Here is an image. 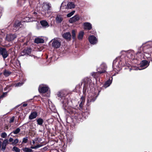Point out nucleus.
I'll return each mask as SVG.
<instances>
[{"instance_id": "3c124183", "label": "nucleus", "mask_w": 152, "mask_h": 152, "mask_svg": "<svg viewBox=\"0 0 152 152\" xmlns=\"http://www.w3.org/2000/svg\"><path fill=\"white\" fill-rule=\"evenodd\" d=\"M27 105V104L26 103H23L22 104V107H26Z\"/></svg>"}, {"instance_id": "603ef678", "label": "nucleus", "mask_w": 152, "mask_h": 152, "mask_svg": "<svg viewBox=\"0 0 152 152\" xmlns=\"http://www.w3.org/2000/svg\"><path fill=\"white\" fill-rule=\"evenodd\" d=\"M30 148H31V149H36V146H31Z\"/></svg>"}, {"instance_id": "393cba45", "label": "nucleus", "mask_w": 152, "mask_h": 152, "mask_svg": "<svg viewBox=\"0 0 152 152\" xmlns=\"http://www.w3.org/2000/svg\"><path fill=\"white\" fill-rule=\"evenodd\" d=\"M34 42L37 44L42 43L44 42V40L42 38H36L35 39Z\"/></svg>"}, {"instance_id": "864d4df0", "label": "nucleus", "mask_w": 152, "mask_h": 152, "mask_svg": "<svg viewBox=\"0 0 152 152\" xmlns=\"http://www.w3.org/2000/svg\"><path fill=\"white\" fill-rule=\"evenodd\" d=\"M28 41L27 40L24 43L23 45H27V44H28Z\"/></svg>"}, {"instance_id": "412c9836", "label": "nucleus", "mask_w": 152, "mask_h": 152, "mask_svg": "<svg viewBox=\"0 0 152 152\" xmlns=\"http://www.w3.org/2000/svg\"><path fill=\"white\" fill-rule=\"evenodd\" d=\"M37 125L41 126H43V124L44 122V120L41 118H38L36 119Z\"/></svg>"}, {"instance_id": "39448f33", "label": "nucleus", "mask_w": 152, "mask_h": 152, "mask_svg": "<svg viewBox=\"0 0 152 152\" xmlns=\"http://www.w3.org/2000/svg\"><path fill=\"white\" fill-rule=\"evenodd\" d=\"M51 7L49 5V3H46L44 4L42 7V11L44 12L45 13H48L50 12Z\"/></svg>"}, {"instance_id": "49530a36", "label": "nucleus", "mask_w": 152, "mask_h": 152, "mask_svg": "<svg viewBox=\"0 0 152 152\" xmlns=\"http://www.w3.org/2000/svg\"><path fill=\"white\" fill-rule=\"evenodd\" d=\"M48 149V148L46 147H45L42 149V151H46Z\"/></svg>"}, {"instance_id": "6e6552de", "label": "nucleus", "mask_w": 152, "mask_h": 152, "mask_svg": "<svg viewBox=\"0 0 152 152\" xmlns=\"http://www.w3.org/2000/svg\"><path fill=\"white\" fill-rule=\"evenodd\" d=\"M31 48L30 47H28L23 49L21 53V56H24L29 55L31 53Z\"/></svg>"}, {"instance_id": "052dcab7", "label": "nucleus", "mask_w": 152, "mask_h": 152, "mask_svg": "<svg viewBox=\"0 0 152 152\" xmlns=\"http://www.w3.org/2000/svg\"><path fill=\"white\" fill-rule=\"evenodd\" d=\"M6 129H8V126H7V127H6Z\"/></svg>"}, {"instance_id": "f8f14e48", "label": "nucleus", "mask_w": 152, "mask_h": 152, "mask_svg": "<svg viewBox=\"0 0 152 152\" xmlns=\"http://www.w3.org/2000/svg\"><path fill=\"white\" fill-rule=\"evenodd\" d=\"M16 37V34H10L7 35L6 37V38L8 41H11L14 40Z\"/></svg>"}, {"instance_id": "58836bf2", "label": "nucleus", "mask_w": 152, "mask_h": 152, "mask_svg": "<svg viewBox=\"0 0 152 152\" xmlns=\"http://www.w3.org/2000/svg\"><path fill=\"white\" fill-rule=\"evenodd\" d=\"M23 83H15V87H17L19 86H21L23 84Z\"/></svg>"}, {"instance_id": "a19ab883", "label": "nucleus", "mask_w": 152, "mask_h": 152, "mask_svg": "<svg viewBox=\"0 0 152 152\" xmlns=\"http://www.w3.org/2000/svg\"><path fill=\"white\" fill-rule=\"evenodd\" d=\"M7 136V134L5 132H3L1 134V137L3 138H5Z\"/></svg>"}, {"instance_id": "8fccbe9b", "label": "nucleus", "mask_w": 152, "mask_h": 152, "mask_svg": "<svg viewBox=\"0 0 152 152\" xmlns=\"http://www.w3.org/2000/svg\"><path fill=\"white\" fill-rule=\"evenodd\" d=\"M42 146V145H40V144H39V145H36V148H39V147H41Z\"/></svg>"}, {"instance_id": "2eb2a0df", "label": "nucleus", "mask_w": 152, "mask_h": 152, "mask_svg": "<svg viewBox=\"0 0 152 152\" xmlns=\"http://www.w3.org/2000/svg\"><path fill=\"white\" fill-rule=\"evenodd\" d=\"M65 8L66 9H72L75 8V5L73 2H69L66 5L65 4Z\"/></svg>"}, {"instance_id": "680f3d73", "label": "nucleus", "mask_w": 152, "mask_h": 152, "mask_svg": "<svg viewBox=\"0 0 152 152\" xmlns=\"http://www.w3.org/2000/svg\"><path fill=\"white\" fill-rule=\"evenodd\" d=\"M66 122H67V123H69L68 122L67 120L66 121Z\"/></svg>"}, {"instance_id": "a211bd4d", "label": "nucleus", "mask_w": 152, "mask_h": 152, "mask_svg": "<svg viewBox=\"0 0 152 152\" xmlns=\"http://www.w3.org/2000/svg\"><path fill=\"white\" fill-rule=\"evenodd\" d=\"M112 79L113 78L112 77H111V79L109 78L108 80L105 82L104 84L103 85V87L106 88L109 86L112 83Z\"/></svg>"}, {"instance_id": "6ab92c4d", "label": "nucleus", "mask_w": 152, "mask_h": 152, "mask_svg": "<svg viewBox=\"0 0 152 152\" xmlns=\"http://www.w3.org/2000/svg\"><path fill=\"white\" fill-rule=\"evenodd\" d=\"M58 97L60 98L61 99L64 100L66 99V95L63 92H58L57 94Z\"/></svg>"}, {"instance_id": "c9c22d12", "label": "nucleus", "mask_w": 152, "mask_h": 152, "mask_svg": "<svg viewBox=\"0 0 152 152\" xmlns=\"http://www.w3.org/2000/svg\"><path fill=\"white\" fill-rule=\"evenodd\" d=\"M15 82H12V83L10 84L9 85L7 86V87L9 88L10 87L15 86Z\"/></svg>"}, {"instance_id": "b1692460", "label": "nucleus", "mask_w": 152, "mask_h": 152, "mask_svg": "<svg viewBox=\"0 0 152 152\" xmlns=\"http://www.w3.org/2000/svg\"><path fill=\"white\" fill-rule=\"evenodd\" d=\"M41 25L43 27H48L49 26L48 22L45 20H42L40 21Z\"/></svg>"}, {"instance_id": "ea45409f", "label": "nucleus", "mask_w": 152, "mask_h": 152, "mask_svg": "<svg viewBox=\"0 0 152 152\" xmlns=\"http://www.w3.org/2000/svg\"><path fill=\"white\" fill-rule=\"evenodd\" d=\"M15 118V117L14 116H13L11 118L9 122L10 123H11L13 122L14 121Z\"/></svg>"}, {"instance_id": "c85d7f7f", "label": "nucleus", "mask_w": 152, "mask_h": 152, "mask_svg": "<svg viewBox=\"0 0 152 152\" xmlns=\"http://www.w3.org/2000/svg\"><path fill=\"white\" fill-rule=\"evenodd\" d=\"M20 129L19 128H18L15 130L13 131L10 134L12 136V134H17L20 132Z\"/></svg>"}, {"instance_id": "5701e85b", "label": "nucleus", "mask_w": 152, "mask_h": 152, "mask_svg": "<svg viewBox=\"0 0 152 152\" xmlns=\"http://www.w3.org/2000/svg\"><path fill=\"white\" fill-rule=\"evenodd\" d=\"M63 18L61 15H57L56 18V22L58 23H60L63 20Z\"/></svg>"}, {"instance_id": "7ed1b4c3", "label": "nucleus", "mask_w": 152, "mask_h": 152, "mask_svg": "<svg viewBox=\"0 0 152 152\" xmlns=\"http://www.w3.org/2000/svg\"><path fill=\"white\" fill-rule=\"evenodd\" d=\"M51 41L52 42V46L54 48H60L61 45V41L58 38H55L53 39Z\"/></svg>"}, {"instance_id": "f03ea898", "label": "nucleus", "mask_w": 152, "mask_h": 152, "mask_svg": "<svg viewBox=\"0 0 152 152\" xmlns=\"http://www.w3.org/2000/svg\"><path fill=\"white\" fill-rule=\"evenodd\" d=\"M1 42V39H0V45ZM9 53L6 48L0 46V55H1L4 59L7 58L9 56Z\"/></svg>"}, {"instance_id": "cd10ccee", "label": "nucleus", "mask_w": 152, "mask_h": 152, "mask_svg": "<svg viewBox=\"0 0 152 152\" xmlns=\"http://www.w3.org/2000/svg\"><path fill=\"white\" fill-rule=\"evenodd\" d=\"M22 150L25 152H33V151L31 149L27 147L23 148L21 149V151Z\"/></svg>"}, {"instance_id": "f3484780", "label": "nucleus", "mask_w": 152, "mask_h": 152, "mask_svg": "<svg viewBox=\"0 0 152 152\" xmlns=\"http://www.w3.org/2000/svg\"><path fill=\"white\" fill-rule=\"evenodd\" d=\"M96 99V97L95 96H94L92 97H88L87 100V103L86 105L87 106H89L90 104L91 103V102H94Z\"/></svg>"}, {"instance_id": "7c9ffc66", "label": "nucleus", "mask_w": 152, "mask_h": 152, "mask_svg": "<svg viewBox=\"0 0 152 152\" xmlns=\"http://www.w3.org/2000/svg\"><path fill=\"white\" fill-rule=\"evenodd\" d=\"M76 31L75 30H73L72 32V38L74 40H75L76 39Z\"/></svg>"}, {"instance_id": "1a4fd4ad", "label": "nucleus", "mask_w": 152, "mask_h": 152, "mask_svg": "<svg viewBox=\"0 0 152 152\" xmlns=\"http://www.w3.org/2000/svg\"><path fill=\"white\" fill-rule=\"evenodd\" d=\"M120 61H118V60L116 59L113 61V67L116 69L117 70H120V67L119 66Z\"/></svg>"}, {"instance_id": "c756f323", "label": "nucleus", "mask_w": 152, "mask_h": 152, "mask_svg": "<svg viewBox=\"0 0 152 152\" xmlns=\"http://www.w3.org/2000/svg\"><path fill=\"white\" fill-rule=\"evenodd\" d=\"M11 73V72L6 70H5L3 72V74L5 77L8 76Z\"/></svg>"}, {"instance_id": "0eeeda50", "label": "nucleus", "mask_w": 152, "mask_h": 152, "mask_svg": "<svg viewBox=\"0 0 152 152\" xmlns=\"http://www.w3.org/2000/svg\"><path fill=\"white\" fill-rule=\"evenodd\" d=\"M150 62L147 60H143L140 63V67L142 69H145L147 68L149 65Z\"/></svg>"}, {"instance_id": "f704fd0d", "label": "nucleus", "mask_w": 152, "mask_h": 152, "mask_svg": "<svg viewBox=\"0 0 152 152\" xmlns=\"http://www.w3.org/2000/svg\"><path fill=\"white\" fill-rule=\"evenodd\" d=\"M18 139H15L14 140H13V142L11 143H10V144H12V145H16L17 143H18Z\"/></svg>"}, {"instance_id": "dca6fc26", "label": "nucleus", "mask_w": 152, "mask_h": 152, "mask_svg": "<svg viewBox=\"0 0 152 152\" xmlns=\"http://www.w3.org/2000/svg\"><path fill=\"white\" fill-rule=\"evenodd\" d=\"M38 115V113L37 111L32 112L29 116V119L32 120L35 118Z\"/></svg>"}, {"instance_id": "4d7b16f0", "label": "nucleus", "mask_w": 152, "mask_h": 152, "mask_svg": "<svg viewBox=\"0 0 152 152\" xmlns=\"http://www.w3.org/2000/svg\"><path fill=\"white\" fill-rule=\"evenodd\" d=\"M32 143L33 144H34L35 143V141L34 140H32Z\"/></svg>"}, {"instance_id": "a18cd8bd", "label": "nucleus", "mask_w": 152, "mask_h": 152, "mask_svg": "<svg viewBox=\"0 0 152 152\" xmlns=\"http://www.w3.org/2000/svg\"><path fill=\"white\" fill-rule=\"evenodd\" d=\"M82 84H83V83L82 82L80 84H79L77 85L76 86V88H78V89L80 88H81V86H82Z\"/></svg>"}, {"instance_id": "de8ad7c7", "label": "nucleus", "mask_w": 152, "mask_h": 152, "mask_svg": "<svg viewBox=\"0 0 152 152\" xmlns=\"http://www.w3.org/2000/svg\"><path fill=\"white\" fill-rule=\"evenodd\" d=\"M8 141L10 142H13V139L12 138L10 137L9 138V140H8Z\"/></svg>"}, {"instance_id": "2f4dec72", "label": "nucleus", "mask_w": 152, "mask_h": 152, "mask_svg": "<svg viewBox=\"0 0 152 152\" xmlns=\"http://www.w3.org/2000/svg\"><path fill=\"white\" fill-rule=\"evenodd\" d=\"M7 145L3 142H1V150L4 152L6 149Z\"/></svg>"}, {"instance_id": "bb28decb", "label": "nucleus", "mask_w": 152, "mask_h": 152, "mask_svg": "<svg viewBox=\"0 0 152 152\" xmlns=\"http://www.w3.org/2000/svg\"><path fill=\"white\" fill-rule=\"evenodd\" d=\"M20 25H21V23L19 21H16L15 22L13 26L14 28V29L15 28H17L18 27L20 26Z\"/></svg>"}, {"instance_id": "f257e3e1", "label": "nucleus", "mask_w": 152, "mask_h": 152, "mask_svg": "<svg viewBox=\"0 0 152 152\" xmlns=\"http://www.w3.org/2000/svg\"><path fill=\"white\" fill-rule=\"evenodd\" d=\"M91 80L88 78L84 79L83 80L84 86L83 89V94L86 96V93L88 92L89 87L90 89H93L94 88V84L92 83Z\"/></svg>"}, {"instance_id": "79ce46f5", "label": "nucleus", "mask_w": 152, "mask_h": 152, "mask_svg": "<svg viewBox=\"0 0 152 152\" xmlns=\"http://www.w3.org/2000/svg\"><path fill=\"white\" fill-rule=\"evenodd\" d=\"M85 96H82V97L81 98L80 100V102H82L85 103Z\"/></svg>"}, {"instance_id": "72a5a7b5", "label": "nucleus", "mask_w": 152, "mask_h": 152, "mask_svg": "<svg viewBox=\"0 0 152 152\" xmlns=\"http://www.w3.org/2000/svg\"><path fill=\"white\" fill-rule=\"evenodd\" d=\"M84 102H81L79 104V107L80 109L81 110H83V105L84 104Z\"/></svg>"}, {"instance_id": "e433bc0d", "label": "nucleus", "mask_w": 152, "mask_h": 152, "mask_svg": "<svg viewBox=\"0 0 152 152\" xmlns=\"http://www.w3.org/2000/svg\"><path fill=\"white\" fill-rule=\"evenodd\" d=\"M75 11H73L70 13H68L67 15V16L68 17H70L72 16L75 13Z\"/></svg>"}, {"instance_id": "423d86ee", "label": "nucleus", "mask_w": 152, "mask_h": 152, "mask_svg": "<svg viewBox=\"0 0 152 152\" xmlns=\"http://www.w3.org/2000/svg\"><path fill=\"white\" fill-rule=\"evenodd\" d=\"M107 68V65L105 64H102L100 67L97 69V71L100 74L106 72Z\"/></svg>"}, {"instance_id": "37998d69", "label": "nucleus", "mask_w": 152, "mask_h": 152, "mask_svg": "<svg viewBox=\"0 0 152 152\" xmlns=\"http://www.w3.org/2000/svg\"><path fill=\"white\" fill-rule=\"evenodd\" d=\"M7 92L3 93L0 96V99L3 98L5 97V96L7 95Z\"/></svg>"}, {"instance_id": "a878e982", "label": "nucleus", "mask_w": 152, "mask_h": 152, "mask_svg": "<svg viewBox=\"0 0 152 152\" xmlns=\"http://www.w3.org/2000/svg\"><path fill=\"white\" fill-rule=\"evenodd\" d=\"M84 32L83 31H81L79 33L77 36V38L79 40H82L84 35Z\"/></svg>"}, {"instance_id": "4c0bfd02", "label": "nucleus", "mask_w": 152, "mask_h": 152, "mask_svg": "<svg viewBox=\"0 0 152 152\" xmlns=\"http://www.w3.org/2000/svg\"><path fill=\"white\" fill-rule=\"evenodd\" d=\"M28 138L27 137L23 138V140L22 142L24 143H27L28 141Z\"/></svg>"}, {"instance_id": "20e7f679", "label": "nucleus", "mask_w": 152, "mask_h": 152, "mask_svg": "<svg viewBox=\"0 0 152 152\" xmlns=\"http://www.w3.org/2000/svg\"><path fill=\"white\" fill-rule=\"evenodd\" d=\"M84 113H77L75 114V118L77 121H79L82 122L83 119L85 118V117H83V114Z\"/></svg>"}, {"instance_id": "4468645a", "label": "nucleus", "mask_w": 152, "mask_h": 152, "mask_svg": "<svg viewBox=\"0 0 152 152\" xmlns=\"http://www.w3.org/2000/svg\"><path fill=\"white\" fill-rule=\"evenodd\" d=\"M62 36L65 39L70 40L71 38V35L69 32L64 33L62 35Z\"/></svg>"}, {"instance_id": "4be33fe9", "label": "nucleus", "mask_w": 152, "mask_h": 152, "mask_svg": "<svg viewBox=\"0 0 152 152\" xmlns=\"http://www.w3.org/2000/svg\"><path fill=\"white\" fill-rule=\"evenodd\" d=\"M63 104V108L65 110H66L67 106L68 104V100L67 99H65L64 100H63L62 102Z\"/></svg>"}, {"instance_id": "aec40b11", "label": "nucleus", "mask_w": 152, "mask_h": 152, "mask_svg": "<svg viewBox=\"0 0 152 152\" xmlns=\"http://www.w3.org/2000/svg\"><path fill=\"white\" fill-rule=\"evenodd\" d=\"M84 25L85 29H87L88 30H91L92 28L91 24L88 22L85 23H84Z\"/></svg>"}, {"instance_id": "9d476101", "label": "nucleus", "mask_w": 152, "mask_h": 152, "mask_svg": "<svg viewBox=\"0 0 152 152\" xmlns=\"http://www.w3.org/2000/svg\"><path fill=\"white\" fill-rule=\"evenodd\" d=\"M88 39L89 42L92 44H96L97 42L96 38L94 35L89 36Z\"/></svg>"}, {"instance_id": "ddd939ff", "label": "nucleus", "mask_w": 152, "mask_h": 152, "mask_svg": "<svg viewBox=\"0 0 152 152\" xmlns=\"http://www.w3.org/2000/svg\"><path fill=\"white\" fill-rule=\"evenodd\" d=\"M80 20V17L78 15H76L70 18L69 22L70 23H72L78 21Z\"/></svg>"}, {"instance_id": "09e8293b", "label": "nucleus", "mask_w": 152, "mask_h": 152, "mask_svg": "<svg viewBox=\"0 0 152 152\" xmlns=\"http://www.w3.org/2000/svg\"><path fill=\"white\" fill-rule=\"evenodd\" d=\"M75 124L74 123H72V124L70 125L71 126H72V128H74L75 127Z\"/></svg>"}, {"instance_id": "13d9d810", "label": "nucleus", "mask_w": 152, "mask_h": 152, "mask_svg": "<svg viewBox=\"0 0 152 152\" xmlns=\"http://www.w3.org/2000/svg\"><path fill=\"white\" fill-rule=\"evenodd\" d=\"M34 14H37V12H34Z\"/></svg>"}, {"instance_id": "6e6d98bb", "label": "nucleus", "mask_w": 152, "mask_h": 152, "mask_svg": "<svg viewBox=\"0 0 152 152\" xmlns=\"http://www.w3.org/2000/svg\"><path fill=\"white\" fill-rule=\"evenodd\" d=\"M32 19V18H30L29 19V20H28V22H31V19Z\"/></svg>"}, {"instance_id": "473e14b6", "label": "nucleus", "mask_w": 152, "mask_h": 152, "mask_svg": "<svg viewBox=\"0 0 152 152\" xmlns=\"http://www.w3.org/2000/svg\"><path fill=\"white\" fill-rule=\"evenodd\" d=\"M100 74L98 72H93L92 74V76L94 77V78H97L99 76V75Z\"/></svg>"}, {"instance_id": "c03bdc74", "label": "nucleus", "mask_w": 152, "mask_h": 152, "mask_svg": "<svg viewBox=\"0 0 152 152\" xmlns=\"http://www.w3.org/2000/svg\"><path fill=\"white\" fill-rule=\"evenodd\" d=\"M2 142L4 143V144L6 145H7L8 144H9L8 140L7 139L5 140L4 141H3Z\"/></svg>"}, {"instance_id": "bf43d9fd", "label": "nucleus", "mask_w": 152, "mask_h": 152, "mask_svg": "<svg viewBox=\"0 0 152 152\" xmlns=\"http://www.w3.org/2000/svg\"><path fill=\"white\" fill-rule=\"evenodd\" d=\"M133 56V57H132V58L133 59H134V56Z\"/></svg>"}, {"instance_id": "5fc2aeb1", "label": "nucleus", "mask_w": 152, "mask_h": 152, "mask_svg": "<svg viewBox=\"0 0 152 152\" xmlns=\"http://www.w3.org/2000/svg\"><path fill=\"white\" fill-rule=\"evenodd\" d=\"M65 4H66V3H62L61 4V7H63L64 6V5H65Z\"/></svg>"}, {"instance_id": "9b49d317", "label": "nucleus", "mask_w": 152, "mask_h": 152, "mask_svg": "<svg viewBox=\"0 0 152 152\" xmlns=\"http://www.w3.org/2000/svg\"><path fill=\"white\" fill-rule=\"evenodd\" d=\"M48 88L47 86H39L38 88L39 92L40 93H46L48 91Z\"/></svg>"}]
</instances>
